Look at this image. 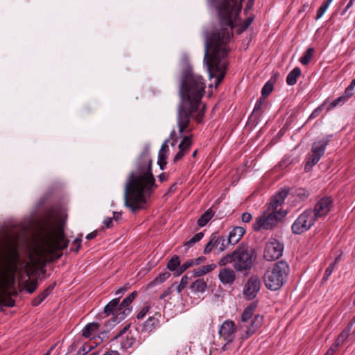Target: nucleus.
Wrapping results in <instances>:
<instances>
[{
	"instance_id": "f257e3e1",
	"label": "nucleus",
	"mask_w": 355,
	"mask_h": 355,
	"mask_svg": "<svg viewBox=\"0 0 355 355\" xmlns=\"http://www.w3.org/2000/svg\"><path fill=\"white\" fill-rule=\"evenodd\" d=\"M216 7L220 28L205 33L203 62L209 75H225L228 44L233 36L232 30L239 17L243 0H209Z\"/></svg>"
},
{
	"instance_id": "f03ea898",
	"label": "nucleus",
	"mask_w": 355,
	"mask_h": 355,
	"mask_svg": "<svg viewBox=\"0 0 355 355\" xmlns=\"http://www.w3.org/2000/svg\"><path fill=\"white\" fill-rule=\"evenodd\" d=\"M157 187L152 172V159L146 148L137 159L135 168L127 178L124 189L125 206L134 213L144 209L147 198Z\"/></svg>"
},
{
	"instance_id": "7ed1b4c3",
	"label": "nucleus",
	"mask_w": 355,
	"mask_h": 355,
	"mask_svg": "<svg viewBox=\"0 0 355 355\" xmlns=\"http://www.w3.org/2000/svg\"><path fill=\"white\" fill-rule=\"evenodd\" d=\"M205 89V83L201 76L193 73L191 69L183 71L180 88L181 102L177 118L180 137L191 131L189 128L191 117L199 108Z\"/></svg>"
},
{
	"instance_id": "20e7f679",
	"label": "nucleus",
	"mask_w": 355,
	"mask_h": 355,
	"mask_svg": "<svg viewBox=\"0 0 355 355\" xmlns=\"http://www.w3.org/2000/svg\"><path fill=\"white\" fill-rule=\"evenodd\" d=\"M289 266L286 261H278L272 268L268 269L263 276L266 286L271 291L279 289L288 275Z\"/></svg>"
},
{
	"instance_id": "39448f33",
	"label": "nucleus",
	"mask_w": 355,
	"mask_h": 355,
	"mask_svg": "<svg viewBox=\"0 0 355 355\" xmlns=\"http://www.w3.org/2000/svg\"><path fill=\"white\" fill-rule=\"evenodd\" d=\"M233 255L234 257V269L245 274L250 271L257 259L255 250L244 246H239L233 251Z\"/></svg>"
},
{
	"instance_id": "423d86ee",
	"label": "nucleus",
	"mask_w": 355,
	"mask_h": 355,
	"mask_svg": "<svg viewBox=\"0 0 355 355\" xmlns=\"http://www.w3.org/2000/svg\"><path fill=\"white\" fill-rule=\"evenodd\" d=\"M69 240L64 236L63 230H58L53 232H48L43 242V251L53 254L58 250L67 248Z\"/></svg>"
},
{
	"instance_id": "0eeeda50",
	"label": "nucleus",
	"mask_w": 355,
	"mask_h": 355,
	"mask_svg": "<svg viewBox=\"0 0 355 355\" xmlns=\"http://www.w3.org/2000/svg\"><path fill=\"white\" fill-rule=\"evenodd\" d=\"M286 211L282 209L271 211L269 214L264 213L256 218L253 229L254 231H259L261 229L272 230L286 216Z\"/></svg>"
},
{
	"instance_id": "6e6552de",
	"label": "nucleus",
	"mask_w": 355,
	"mask_h": 355,
	"mask_svg": "<svg viewBox=\"0 0 355 355\" xmlns=\"http://www.w3.org/2000/svg\"><path fill=\"white\" fill-rule=\"evenodd\" d=\"M284 249V244L276 239L271 238L266 243L263 257L266 260L272 261L280 258Z\"/></svg>"
},
{
	"instance_id": "1a4fd4ad",
	"label": "nucleus",
	"mask_w": 355,
	"mask_h": 355,
	"mask_svg": "<svg viewBox=\"0 0 355 355\" xmlns=\"http://www.w3.org/2000/svg\"><path fill=\"white\" fill-rule=\"evenodd\" d=\"M331 135H322L315 139L312 144V166L318 162L324 155L326 146L331 139Z\"/></svg>"
},
{
	"instance_id": "9d476101",
	"label": "nucleus",
	"mask_w": 355,
	"mask_h": 355,
	"mask_svg": "<svg viewBox=\"0 0 355 355\" xmlns=\"http://www.w3.org/2000/svg\"><path fill=\"white\" fill-rule=\"evenodd\" d=\"M311 227V210L306 209L301 214L292 225V232L300 234Z\"/></svg>"
},
{
	"instance_id": "9b49d317",
	"label": "nucleus",
	"mask_w": 355,
	"mask_h": 355,
	"mask_svg": "<svg viewBox=\"0 0 355 355\" xmlns=\"http://www.w3.org/2000/svg\"><path fill=\"white\" fill-rule=\"evenodd\" d=\"M260 287L261 281L257 275H252L248 279L244 286L243 295L248 300H252L257 296Z\"/></svg>"
},
{
	"instance_id": "f8f14e48",
	"label": "nucleus",
	"mask_w": 355,
	"mask_h": 355,
	"mask_svg": "<svg viewBox=\"0 0 355 355\" xmlns=\"http://www.w3.org/2000/svg\"><path fill=\"white\" fill-rule=\"evenodd\" d=\"M263 322V317L260 315H256L249 326L243 325L241 327L242 330L241 338L242 340H247L249 338L261 327Z\"/></svg>"
},
{
	"instance_id": "ddd939ff",
	"label": "nucleus",
	"mask_w": 355,
	"mask_h": 355,
	"mask_svg": "<svg viewBox=\"0 0 355 355\" xmlns=\"http://www.w3.org/2000/svg\"><path fill=\"white\" fill-rule=\"evenodd\" d=\"M236 326L233 321L226 320L223 322L219 329L220 336L226 341L231 343L235 338Z\"/></svg>"
},
{
	"instance_id": "4468645a",
	"label": "nucleus",
	"mask_w": 355,
	"mask_h": 355,
	"mask_svg": "<svg viewBox=\"0 0 355 355\" xmlns=\"http://www.w3.org/2000/svg\"><path fill=\"white\" fill-rule=\"evenodd\" d=\"M332 200L330 197L321 198L315 205L313 213L315 218L325 216L331 210Z\"/></svg>"
},
{
	"instance_id": "2eb2a0df",
	"label": "nucleus",
	"mask_w": 355,
	"mask_h": 355,
	"mask_svg": "<svg viewBox=\"0 0 355 355\" xmlns=\"http://www.w3.org/2000/svg\"><path fill=\"white\" fill-rule=\"evenodd\" d=\"M130 327V324L125 326L113 338L117 340L119 338L122 337L124 334H126L125 337L123 338L121 341V348L127 349L133 346L136 342V338L131 331L127 332Z\"/></svg>"
},
{
	"instance_id": "dca6fc26",
	"label": "nucleus",
	"mask_w": 355,
	"mask_h": 355,
	"mask_svg": "<svg viewBox=\"0 0 355 355\" xmlns=\"http://www.w3.org/2000/svg\"><path fill=\"white\" fill-rule=\"evenodd\" d=\"M289 188L284 187L278 191L275 195L272 196L268 204V209L270 211H277V207L284 203L286 198L289 193Z\"/></svg>"
},
{
	"instance_id": "f3484780",
	"label": "nucleus",
	"mask_w": 355,
	"mask_h": 355,
	"mask_svg": "<svg viewBox=\"0 0 355 355\" xmlns=\"http://www.w3.org/2000/svg\"><path fill=\"white\" fill-rule=\"evenodd\" d=\"M137 295V291H133L130 293L121 303V309H122V311L119 313L117 315V319L119 320H122L125 319L131 312L132 307L130 306V304L135 300L136 296Z\"/></svg>"
},
{
	"instance_id": "a211bd4d",
	"label": "nucleus",
	"mask_w": 355,
	"mask_h": 355,
	"mask_svg": "<svg viewBox=\"0 0 355 355\" xmlns=\"http://www.w3.org/2000/svg\"><path fill=\"white\" fill-rule=\"evenodd\" d=\"M119 301V297L113 299L104 307L103 311L107 315H116L115 318H114V322H119L121 321L117 319L119 313L122 311Z\"/></svg>"
},
{
	"instance_id": "6ab92c4d",
	"label": "nucleus",
	"mask_w": 355,
	"mask_h": 355,
	"mask_svg": "<svg viewBox=\"0 0 355 355\" xmlns=\"http://www.w3.org/2000/svg\"><path fill=\"white\" fill-rule=\"evenodd\" d=\"M218 278L223 284L232 285L236 279V273L230 268H223L220 270Z\"/></svg>"
},
{
	"instance_id": "aec40b11",
	"label": "nucleus",
	"mask_w": 355,
	"mask_h": 355,
	"mask_svg": "<svg viewBox=\"0 0 355 355\" xmlns=\"http://www.w3.org/2000/svg\"><path fill=\"white\" fill-rule=\"evenodd\" d=\"M246 230L243 227L236 226L229 233L227 239L228 244L235 245L245 233Z\"/></svg>"
},
{
	"instance_id": "412c9836",
	"label": "nucleus",
	"mask_w": 355,
	"mask_h": 355,
	"mask_svg": "<svg viewBox=\"0 0 355 355\" xmlns=\"http://www.w3.org/2000/svg\"><path fill=\"white\" fill-rule=\"evenodd\" d=\"M99 324L98 322H91L85 326L82 330V336L85 338L94 337L98 332Z\"/></svg>"
},
{
	"instance_id": "4be33fe9",
	"label": "nucleus",
	"mask_w": 355,
	"mask_h": 355,
	"mask_svg": "<svg viewBox=\"0 0 355 355\" xmlns=\"http://www.w3.org/2000/svg\"><path fill=\"white\" fill-rule=\"evenodd\" d=\"M55 286V284L49 286L42 293L34 298L32 301L33 306H38L40 304L50 295Z\"/></svg>"
},
{
	"instance_id": "5701e85b",
	"label": "nucleus",
	"mask_w": 355,
	"mask_h": 355,
	"mask_svg": "<svg viewBox=\"0 0 355 355\" xmlns=\"http://www.w3.org/2000/svg\"><path fill=\"white\" fill-rule=\"evenodd\" d=\"M207 288V284L203 279H198L190 286V288L193 293H204Z\"/></svg>"
},
{
	"instance_id": "b1692460",
	"label": "nucleus",
	"mask_w": 355,
	"mask_h": 355,
	"mask_svg": "<svg viewBox=\"0 0 355 355\" xmlns=\"http://www.w3.org/2000/svg\"><path fill=\"white\" fill-rule=\"evenodd\" d=\"M352 327V324H349L348 326L340 333L334 344L335 348L343 345L347 340L349 336Z\"/></svg>"
},
{
	"instance_id": "393cba45",
	"label": "nucleus",
	"mask_w": 355,
	"mask_h": 355,
	"mask_svg": "<svg viewBox=\"0 0 355 355\" xmlns=\"http://www.w3.org/2000/svg\"><path fill=\"white\" fill-rule=\"evenodd\" d=\"M180 263L181 261L179 256L173 255L168 261L166 268L170 271L173 272L174 274L177 276L178 268L181 266Z\"/></svg>"
},
{
	"instance_id": "a878e982",
	"label": "nucleus",
	"mask_w": 355,
	"mask_h": 355,
	"mask_svg": "<svg viewBox=\"0 0 355 355\" xmlns=\"http://www.w3.org/2000/svg\"><path fill=\"white\" fill-rule=\"evenodd\" d=\"M301 73V69L297 67H295L288 73L286 77V83L290 86L295 85L297 79L300 76Z\"/></svg>"
},
{
	"instance_id": "bb28decb",
	"label": "nucleus",
	"mask_w": 355,
	"mask_h": 355,
	"mask_svg": "<svg viewBox=\"0 0 355 355\" xmlns=\"http://www.w3.org/2000/svg\"><path fill=\"white\" fill-rule=\"evenodd\" d=\"M211 235H216L217 238L214 248L218 249L219 252H223L227 248L229 244L225 236H220L218 232H214Z\"/></svg>"
},
{
	"instance_id": "cd10ccee",
	"label": "nucleus",
	"mask_w": 355,
	"mask_h": 355,
	"mask_svg": "<svg viewBox=\"0 0 355 355\" xmlns=\"http://www.w3.org/2000/svg\"><path fill=\"white\" fill-rule=\"evenodd\" d=\"M216 268V265L214 263L202 266L200 268L193 270L192 272L193 275L194 277H200L214 270Z\"/></svg>"
},
{
	"instance_id": "c85d7f7f",
	"label": "nucleus",
	"mask_w": 355,
	"mask_h": 355,
	"mask_svg": "<svg viewBox=\"0 0 355 355\" xmlns=\"http://www.w3.org/2000/svg\"><path fill=\"white\" fill-rule=\"evenodd\" d=\"M257 305L252 302L244 309L241 315V320L243 322H248L253 315Z\"/></svg>"
},
{
	"instance_id": "c756f323",
	"label": "nucleus",
	"mask_w": 355,
	"mask_h": 355,
	"mask_svg": "<svg viewBox=\"0 0 355 355\" xmlns=\"http://www.w3.org/2000/svg\"><path fill=\"white\" fill-rule=\"evenodd\" d=\"M214 212L211 209L207 210L198 220V225L200 227H204L211 219Z\"/></svg>"
},
{
	"instance_id": "7c9ffc66",
	"label": "nucleus",
	"mask_w": 355,
	"mask_h": 355,
	"mask_svg": "<svg viewBox=\"0 0 355 355\" xmlns=\"http://www.w3.org/2000/svg\"><path fill=\"white\" fill-rule=\"evenodd\" d=\"M192 145L191 141V136H185L183 137L180 144L178 146L179 150L187 153L191 148Z\"/></svg>"
},
{
	"instance_id": "2f4dec72",
	"label": "nucleus",
	"mask_w": 355,
	"mask_h": 355,
	"mask_svg": "<svg viewBox=\"0 0 355 355\" xmlns=\"http://www.w3.org/2000/svg\"><path fill=\"white\" fill-rule=\"evenodd\" d=\"M189 277L187 275H184L179 284L173 283L172 285L174 286V289L176 290L178 293H180L187 286L189 282Z\"/></svg>"
},
{
	"instance_id": "473e14b6",
	"label": "nucleus",
	"mask_w": 355,
	"mask_h": 355,
	"mask_svg": "<svg viewBox=\"0 0 355 355\" xmlns=\"http://www.w3.org/2000/svg\"><path fill=\"white\" fill-rule=\"evenodd\" d=\"M332 1L333 0H327L322 3L321 6L317 11V14L315 17L316 20L320 19L323 16V15L324 14V12H326V10H327V8H329Z\"/></svg>"
},
{
	"instance_id": "72a5a7b5",
	"label": "nucleus",
	"mask_w": 355,
	"mask_h": 355,
	"mask_svg": "<svg viewBox=\"0 0 355 355\" xmlns=\"http://www.w3.org/2000/svg\"><path fill=\"white\" fill-rule=\"evenodd\" d=\"M168 156L167 151L159 150L157 164L160 167L161 170H164L166 165V159Z\"/></svg>"
},
{
	"instance_id": "f704fd0d",
	"label": "nucleus",
	"mask_w": 355,
	"mask_h": 355,
	"mask_svg": "<svg viewBox=\"0 0 355 355\" xmlns=\"http://www.w3.org/2000/svg\"><path fill=\"white\" fill-rule=\"evenodd\" d=\"M274 83L271 80H268L261 89V96L263 97L268 96L273 90Z\"/></svg>"
},
{
	"instance_id": "c9c22d12",
	"label": "nucleus",
	"mask_w": 355,
	"mask_h": 355,
	"mask_svg": "<svg viewBox=\"0 0 355 355\" xmlns=\"http://www.w3.org/2000/svg\"><path fill=\"white\" fill-rule=\"evenodd\" d=\"M157 319L154 317H150L144 323V329L147 331H151L157 324Z\"/></svg>"
},
{
	"instance_id": "e433bc0d",
	"label": "nucleus",
	"mask_w": 355,
	"mask_h": 355,
	"mask_svg": "<svg viewBox=\"0 0 355 355\" xmlns=\"http://www.w3.org/2000/svg\"><path fill=\"white\" fill-rule=\"evenodd\" d=\"M233 263H234V257L233 255V252L223 257L218 261V264L220 266H225L227 263H232L233 265Z\"/></svg>"
},
{
	"instance_id": "4c0bfd02",
	"label": "nucleus",
	"mask_w": 355,
	"mask_h": 355,
	"mask_svg": "<svg viewBox=\"0 0 355 355\" xmlns=\"http://www.w3.org/2000/svg\"><path fill=\"white\" fill-rule=\"evenodd\" d=\"M171 274L168 272H164L160 273L152 282L153 285H158L164 282H165L169 277Z\"/></svg>"
},
{
	"instance_id": "58836bf2",
	"label": "nucleus",
	"mask_w": 355,
	"mask_h": 355,
	"mask_svg": "<svg viewBox=\"0 0 355 355\" xmlns=\"http://www.w3.org/2000/svg\"><path fill=\"white\" fill-rule=\"evenodd\" d=\"M204 236V234L202 232H198L191 239L187 241L184 244L188 248H191L196 243L200 241Z\"/></svg>"
},
{
	"instance_id": "ea45409f",
	"label": "nucleus",
	"mask_w": 355,
	"mask_h": 355,
	"mask_svg": "<svg viewBox=\"0 0 355 355\" xmlns=\"http://www.w3.org/2000/svg\"><path fill=\"white\" fill-rule=\"evenodd\" d=\"M216 241L217 238L216 237V235H211L210 240L204 249V254H207L210 253L214 248H215L214 244H216Z\"/></svg>"
},
{
	"instance_id": "a19ab883",
	"label": "nucleus",
	"mask_w": 355,
	"mask_h": 355,
	"mask_svg": "<svg viewBox=\"0 0 355 355\" xmlns=\"http://www.w3.org/2000/svg\"><path fill=\"white\" fill-rule=\"evenodd\" d=\"M193 259H189L183 263L178 268V271L177 272V276L182 275L185 270L188 268L195 266Z\"/></svg>"
},
{
	"instance_id": "79ce46f5",
	"label": "nucleus",
	"mask_w": 355,
	"mask_h": 355,
	"mask_svg": "<svg viewBox=\"0 0 355 355\" xmlns=\"http://www.w3.org/2000/svg\"><path fill=\"white\" fill-rule=\"evenodd\" d=\"M339 260V257H337L336 259V260L334 261V263H331L328 268L326 269L324 273V276L322 277V281L323 282H325L328 279L329 277L331 275L333 270H334V267L336 266V264L337 263V262Z\"/></svg>"
},
{
	"instance_id": "37998d69",
	"label": "nucleus",
	"mask_w": 355,
	"mask_h": 355,
	"mask_svg": "<svg viewBox=\"0 0 355 355\" xmlns=\"http://www.w3.org/2000/svg\"><path fill=\"white\" fill-rule=\"evenodd\" d=\"M95 347V344L92 345L86 343L78 349V351L77 352V355H85Z\"/></svg>"
},
{
	"instance_id": "c03bdc74",
	"label": "nucleus",
	"mask_w": 355,
	"mask_h": 355,
	"mask_svg": "<svg viewBox=\"0 0 355 355\" xmlns=\"http://www.w3.org/2000/svg\"><path fill=\"white\" fill-rule=\"evenodd\" d=\"M37 281L36 279L27 282L25 284L28 293H33L37 288Z\"/></svg>"
},
{
	"instance_id": "a18cd8bd",
	"label": "nucleus",
	"mask_w": 355,
	"mask_h": 355,
	"mask_svg": "<svg viewBox=\"0 0 355 355\" xmlns=\"http://www.w3.org/2000/svg\"><path fill=\"white\" fill-rule=\"evenodd\" d=\"M254 18L253 17H248L239 26L238 29V33L241 34L244 31L247 30L248 28L250 26V25L253 21Z\"/></svg>"
},
{
	"instance_id": "49530a36",
	"label": "nucleus",
	"mask_w": 355,
	"mask_h": 355,
	"mask_svg": "<svg viewBox=\"0 0 355 355\" xmlns=\"http://www.w3.org/2000/svg\"><path fill=\"white\" fill-rule=\"evenodd\" d=\"M300 62L302 64H307L311 61V47H309L303 56L301 57L300 60Z\"/></svg>"
},
{
	"instance_id": "de8ad7c7",
	"label": "nucleus",
	"mask_w": 355,
	"mask_h": 355,
	"mask_svg": "<svg viewBox=\"0 0 355 355\" xmlns=\"http://www.w3.org/2000/svg\"><path fill=\"white\" fill-rule=\"evenodd\" d=\"M107 337L106 331H101L97 336L94 337V344L95 346L99 345L101 342L104 340V339Z\"/></svg>"
},
{
	"instance_id": "09e8293b",
	"label": "nucleus",
	"mask_w": 355,
	"mask_h": 355,
	"mask_svg": "<svg viewBox=\"0 0 355 355\" xmlns=\"http://www.w3.org/2000/svg\"><path fill=\"white\" fill-rule=\"evenodd\" d=\"M295 194L297 196L300 197L301 199H304V198H306L309 196V193L308 191L305 190L304 189L299 188L295 190Z\"/></svg>"
},
{
	"instance_id": "8fccbe9b",
	"label": "nucleus",
	"mask_w": 355,
	"mask_h": 355,
	"mask_svg": "<svg viewBox=\"0 0 355 355\" xmlns=\"http://www.w3.org/2000/svg\"><path fill=\"white\" fill-rule=\"evenodd\" d=\"M150 309V306L149 305H146V306H144L141 309V310L138 313V314L137 315V319H139V320L143 319L146 316L147 313L149 311Z\"/></svg>"
},
{
	"instance_id": "3c124183",
	"label": "nucleus",
	"mask_w": 355,
	"mask_h": 355,
	"mask_svg": "<svg viewBox=\"0 0 355 355\" xmlns=\"http://www.w3.org/2000/svg\"><path fill=\"white\" fill-rule=\"evenodd\" d=\"M175 291L174 289V286L171 285V286H169L168 288H167L164 292L162 294H161V295L159 296V299L160 300H163L166 297H167L168 295H171L173 291Z\"/></svg>"
},
{
	"instance_id": "603ef678",
	"label": "nucleus",
	"mask_w": 355,
	"mask_h": 355,
	"mask_svg": "<svg viewBox=\"0 0 355 355\" xmlns=\"http://www.w3.org/2000/svg\"><path fill=\"white\" fill-rule=\"evenodd\" d=\"M263 102H264V100L262 98H259L255 103L252 113H256L257 112L261 110V109L263 106Z\"/></svg>"
},
{
	"instance_id": "864d4df0",
	"label": "nucleus",
	"mask_w": 355,
	"mask_h": 355,
	"mask_svg": "<svg viewBox=\"0 0 355 355\" xmlns=\"http://www.w3.org/2000/svg\"><path fill=\"white\" fill-rule=\"evenodd\" d=\"M347 101L345 99V97H343V96H340L337 98H336L335 100H334L331 103V107H336L340 104H343L345 102H346Z\"/></svg>"
},
{
	"instance_id": "5fc2aeb1",
	"label": "nucleus",
	"mask_w": 355,
	"mask_h": 355,
	"mask_svg": "<svg viewBox=\"0 0 355 355\" xmlns=\"http://www.w3.org/2000/svg\"><path fill=\"white\" fill-rule=\"evenodd\" d=\"M252 218V214L248 212H245L241 215V220L243 223H249Z\"/></svg>"
},
{
	"instance_id": "6e6d98bb",
	"label": "nucleus",
	"mask_w": 355,
	"mask_h": 355,
	"mask_svg": "<svg viewBox=\"0 0 355 355\" xmlns=\"http://www.w3.org/2000/svg\"><path fill=\"white\" fill-rule=\"evenodd\" d=\"M128 288L125 286L121 287L118 288L115 292V295L118 296L117 297L121 298V297L127 291Z\"/></svg>"
},
{
	"instance_id": "4d7b16f0",
	"label": "nucleus",
	"mask_w": 355,
	"mask_h": 355,
	"mask_svg": "<svg viewBox=\"0 0 355 355\" xmlns=\"http://www.w3.org/2000/svg\"><path fill=\"white\" fill-rule=\"evenodd\" d=\"M353 95V89L349 87H347L344 94L343 95L345 97V99L347 101Z\"/></svg>"
},
{
	"instance_id": "13d9d810",
	"label": "nucleus",
	"mask_w": 355,
	"mask_h": 355,
	"mask_svg": "<svg viewBox=\"0 0 355 355\" xmlns=\"http://www.w3.org/2000/svg\"><path fill=\"white\" fill-rule=\"evenodd\" d=\"M185 153V152L179 150V151L176 153V155L174 157L173 162L175 163L178 162L180 159L182 158Z\"/></svg>"
},
{
	"instance_id": "bf43d9fd",
	"label": "nucleus",
	"mask_w": 355,
	"mask_h": 355,
	"mask_svg": "<svg viewBox=\"0 0 355 355\" xmlns=\"http://www.w3.org/2000/svg\"><path fill=\"white\" fill-rule=\"evenodd\" d=\"M112 223L113 218L110 217L106 218L103 221V224L106 228H110L112 226Z\"/></svg>"
},
{
	"instance_id": "052dcab7",
	"label": "nucleus",
	"mask_w": 355,
	"mask_h": 355,
	"mask_svg": "<svg viewBox=\"0 0 355 355\" xmlns=\"http://www.w3.org/2000/svg\"><path fill=\"white\" fill-rule=\"evenodd\" d=\"M205 107V105H203V107L202 109L198 112V113L197 114V116L196 117V120L197 121L198 123H200L202 121V119L204 116V109Z\"/></svg>"
},
{
	"instance_id": "680f3d73",
	"label": "nucleus",
	"mask_w": 355,
	"mask_h": 355,
	"mask_svg": "<svg viewBox=\"0 0 355 355\" xmlns=\"http://www.w3.org/2000/svg\"><path fill=\"white\" fill-rule=\"evenodd\" d=\"M355 2V0H349L344 10L341 12V15H344L347 11L353 6L354 3Z\"/></svg>"
},
{
	"instance_id": "e2e57ef3",
	"label": "nucleus",
	"mask_w": 355,
	"mask_h": 355,
	"mask_svg": "<svg viewBox=\"0 0 355 355\" xmlns=\"http://www.w3.org/2000/svg\"><path fill=\"white\" fill-rule=\"evenodd\" d=\"M205 257H198L197 259H193V261L194 262V265L195 266H197V265H199L201 263L204 262L205 261Z\"/></svg>"
},
{
	"instance_id": "0e129e2a",
	"label": "nucleus",
	"mask_w": 355,
	"mask_h": 355,
	"mask_svg": "<svg viewBox=\"0 0 355 355\" xmlns=\"http://www.w3.org/2000/svg\"><path fill=\"white\" fill-rule=\"evenodd\" d=\"M168 141H169L168 139H166V140L164 141V142L162 144L159 150H161L162 152V151H167V152H168Z\"/></svg>"
},
{
	"instance_id": "69168bd1",
	"label": "nucleus",
	"mask_w": 355,
	"mask_h": 355,
	"mask_svg": "<svg viewBox=\"0 0 355 355\" xmlns=\"http://www.w3.org/2000/svg\"><path fill=\"white\" fill-rule=\"evenodd\" d=\"M81 239L80 238H76V239H74L73 241V243L75 245H76V252H78L79 249L80 248V246H81Z\"/></svg>"
},
{
	"instance_id": "338daca9",
	"label": "nucleus",
	"mask_w": 355,
	"mask_h": 355,
	"mask_svg": "<svg viewBox=\"0 0 355 355\" xmlns=\"http://www.w3.org/2000/svg\"><path fill=\"white\" fill-rule=\"evenodd\" d=\"M97 234H98V231H94V232L88 234L86 236V239L87 240H92V239H94L95 237H96Z\"/></svg>"
},
{
	"instance_id": "774afa93",
	"label": "nucleus",
	"mask_w": 355,
	"mask_h": 355,
	"mask_svg": "<svg viewBox=\"0 0 355 355\" xmlns=\"http://www.w3.org/2000/svg\"><path fill=\"white\" fill-rule=\"evenodd\" d=\"M304 171L306 172H309L311 171V157L307 158L306 163L304 166Z\"/></svg>"
}]
</instances>
